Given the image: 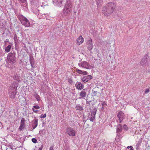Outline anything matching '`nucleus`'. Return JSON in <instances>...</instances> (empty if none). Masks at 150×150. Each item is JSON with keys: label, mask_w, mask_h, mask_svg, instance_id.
Here are the masks:
<instances>
[{"label": "nucleus", "mask_w": 150, "mask_h": 150, "mask_svg": "<svg viewBox=\"0 0 150 150\" xmlns=\"http://www.w3.org/2000/svg\"><path fill=\"white\" fill-rule=\"evenodd\" d=\"M72 6L70 2L67 3L63 9V13L66 16L69 15L72 10Z\"/></svg>", "instance_id": "3"}, {"label": "nucleus", "mask_w": 150, "mask_h": 150, "mask_svg": "<svg viewBox=\"0 0 150 150\" xmlns=\"http://www.w3.org/2000/svg\"><path fill=\"white\" fill-rule=\"evenodd\" d=\"M76 71L78 73L80 74L84 75H86L88 74V73L86 71L81 70L78 69H76Z\"/></svg>", "instance_id": "14"}, {"label": "nucleus", "mask_w": 150, "mask_h": 150, "mask_svg": "<svg viewBox=\"0 0 150 150\" xmlns=\"http://www.w3.org/2000/svg\"><path fill=\"white\" fill-rule=\"evenodd\" d=\"M86 89H84L81 91L80 93V98H84L86 95Z\"/></svg>", "instance_id": "13"}, {"label": "nucleus", "mask_w": 150, "mask_h": 150, "mask_svg": "<svg viewBox=\"0 0 150 150\" xmlns=\"http://www.w3.org/2000/svg\"><path fill=\"white\" fill-rule=\"evenodd\" d=\"M32 141L33 143H36L37 142V140L35 138H33L32 139Z\"/></svg>", "instance_id": "30"}, {"label": "nucleus", "mask_w": 150, "mask_h": 150, "mask_svg": "<svg viewBox=\"0 0 150 150\" xmlns=\"http://www.w3.org/2000/svg\"><path fill=\"white\" fill-rule=\"evenodd\" d=\"M116 6V4L113 3H108L103 7L102 13L106 16H109L113 13Z\"/></svg>", "instance_id": "1"}, {"label": "nucleus", "mask_w": 150, "mask_h": 150, "mask_svg": "<svg viewBox=\"0 0 150 150\" xmlns=\"http://www.w3.org/2000/svg\"><path fill=\"white\" fill-rule=\"evenodd\" d=\"M33 108H34V109H39L40 108V107L39 106L36 105L33 106Z\"/></svg>", "instance_id": "27"}, {"label": "nucleus", "mask_w": 150, "mask_h": 150, "mask_svg": "<svg viewBox=\"0 0 150 150\" xmlns=\"http://www.w3.org/2000/svg\"><path fill=\"white\" fill-rule=\"evenodd\" d=\"M84 38L81 35H80L76 40V44L77 45L81 44L84 41Z\"/></svg>", "instance_id": "11"}, {"label": "nucleus", "mask_w": 150, "mask_h": 150, "mask_svg": "<svg viewBox=\"0 0 150 150\" xmlns=\"http://www.w3.org/2000/svg\"><path fill=\"white\" fill-rule=\"evenodd\" d=\"M13 79L16 81H17L18 82H20V79L19 78V76H18L17 74H16L14 76H13Z\"/></svg>", "instance_id": "20"}, {"label": "nucleus", "mask_w": 150, "mask_h": 150, "mask_svg": "<svg viewBox=\"0 0 150 150\" xmlns=\"http://www.w3.org/2000/svg\"><path fill=\"white\" fill-rule=\"evenodd\" d=\"M81 64L82 67L87 69H90L92 67V66L86 62H83L81 63Z\"/></svg>", "instance_id": "9"}, {"label": "nucleus", "mask_w": 150, "mask_h": 150, "mask_svg": "<svg viewBox=\"0 0 150 150\" xmlns=\"http://www.w3.org/2000/svg\"><path fill=\"white\" fill-rule=\"evenodd\" d=\"M86 46L87 49L89 50H91L93 48V41L91 38L88 40L86 42Z\"/></svg>", "instance_id": "7"}, {"label": "nucleus", "mask_w": 150, "mask_h": 150, "mask_svg": "<svg viewBox=\"0 0 150 150\" xmlns=\"http://www.w3.org/2000/svg\"><path fill=\"white\" fill-rule=\"evenodd\" d=\"M122 126L120 124L117 125V127L116 132L117 133L121 132L122 131Z\"/></svg>", "instance_id": "17"}, {"label": "nucleus", "mask_w": 150, "mask_h": 150, "mask_svg": "<svg viewBox=\"0 0 150 150\" xmlns=\"http://www.w3.org/2000/svg\"><path fill=\"white\" fill-rule=\"evenodd\" d=\"M38 120L37 119H35V122L34 123L35 127L33 128V129H35L38 125Z\"/></svg>", "instance_id": "25"}, {"label": "nucleus", "mask_w": 150, "mask_h": 150, "mask_svg": "<svg viewBox=\"0 0 150 150\" xmlns=\"http://www.w3.org/2000/svg\"><path fill=\"white\" fill-rule=\"evenodd\" d=\"M18 17L23 25L25 27H29L30 26L29 21L25 17L22 15H19Z\"/></svg>", "instance_id": "4"}, {"label": "nucleus", "mask_w": 150, "mask_h": 150, "mask_svg": "<svg viewBox=\"0 0 150 150\" xmlns=\"http://www.w3.org/2000/svg\"><path fill=\"white\" fill-rule=\"evenodd\" d=\"M86 77L87 79H88V81L89 80L92 79V76L90 75H88Z\"/></svg>", "instance_id": "24"}, {"label": "nucleus", "mask_w": 150, "mask_h": 150, "mask_svg": "<svg viewBox=\"0 0 150 150\" xmlns=\"http://www.w3.org/2000/svg\"><path fill=\"white\" fill-rule=\"evenodd\" d=\"M93 95L94 96L97 95V94H98L99 95H100V93L98 92H97L96 91H93Z\"/></svg>", "instance_id": "26"}, {"label": "nucleus", "mask_w": 150, "mask_h": 150, "mask_svg": "<svg viewBox=\"0 0 150 150\" xmlns=\"http://www.w3.org/2000/svg\"><path fill=\"white\" fill-rule=\"evenodd\" d=\"M96 111H93L91 112V117L90 118V120L91 121H93V120L95 118V115L96 113Z\"/></svg>", "instance_id": "15"}, {"label": "nucleus", "mask_w": 150, "mask_h": 150, "mask_svg": "<svg viewBox=\"0 0 150 150\" xmlns=\"http://www.w3.org/2000/svg\"><path fill=\"white\" fill-rule=\"evenodd\" d=\"M11 46L10 45H9L8 46L6 47L5 48V51L7 52H9L11 48Z\"/></svg>", "instance_id": "21"}, {"label": "nucleus", "mask_w": 150, "mask_h": 150, "mask_svg": "<svg viewBox=\"0 0 150 150\" xmlns=\"http://www.w3.org/2000/svg\"><path fill=\"white\" fill-rule=\"evenodd\" d=\"M76 110H78L79 111H81L82 110H83V108L81 106H77L76 107Z\"/></svg>", "instance_id": "22"}, {"label": "nucleus", "mask_w": 150, "mask_h": 150, "mask_svg": "<svg viewBox=\"0 0 150 150\" xmlns=\"http://www.w3.org/2000/svg\"><path fill=\"white\" fill-rule=\"evenodd\" d=\"M42 148H40L39 149V150H42Z\"/></svg>", "instance_id": "36"}, {"label": "nucleus", "mask_w": 150, "mask_h": 150, "mask_svg": "<svg viewBox=\"0 0 150 150\" xmlns=\"http://www.w3.org/2000/svg\"><path fill=\"white\" fill-rule=\"evenodd\" d=\"M123 127L124 129L125 130H127L128 129V127H127V125H126L124 124L123 125Z\"/></svg>", "instance_id": "28"}, {"label": "nucleus", "mask_w": 150, "mask_h": 150, "mask_svg": "<svg viewBox=\"0 0 150 150\" xmlns=\"http://www.w3.org/2000/svg\"><path fill=\"white\" fill-rule=\"evenodd\" d=\"M117 116L119 120V122L121 123L125 118L124 113L122 111L119 112L117 114Z\"/></svg>", "instance_id": "8"}, {"label": "nucleus", "mask_w": 150, "mask_h": 150, "mask_svg": "<svg viewBox=\"0 0 150 150\" xmlns=\"http://www.w3.org/2000/svg\"><path fill=\"white\" fill-rule=\"evenodd\" d=\"M76 88L79 90H81L84 87L80 83H79L76 84Z\"/></svg>", "instance_id": "16"}, {"label": "nucleus", "mask_w": 150, "mask_h": 150, "mask_svg": "<svg viewBox=\"0 0 150 150\" xmlns=\"http://www.w3.org/2000/svg\"><path fill=\"white\" fill-rule=\"evenodd\" d=\"M49 150H53V147L51 146Z\"/></svg>", "instance_id": "34"}, {"label": "nucleus", "mask_w": 150, "mask_h": 150, "mask_svg": "<svg viewBox=\"0 0 150 150\" xmlns=\"http://www.w3.org/2000/svg\"><path fill=\"white\" fill-rule=\"evenodd\" d=\"M127 149L130 148L131 150H133V149H132L133 147L132 146H128L127 147Z\"/></svg>", "instance_id": "33"}, {"label": "nucleus", "mask_w": 150, "mask_h": 150, "mask_svg": "<svg viewBox=\"0 0 150 150\" xmlns=\"http://www.w3.org/2000/svg\"><path fill=\"white\" fill-rule=\"evenodd\" d=\"M66 133L69 136L73 137L76 135V131L73 128L69 127L67 128Z\"/></svg>", "instance_id": "6"}, {"label": "nucleus", "mask_w": 150, "mask_h": 150, "mask_svg": "<svg viewBox=\"0 0 150 150\" xmlns=\"http://www.w3.org/2000/svg\"><path fill=\"white\" fill-rule=\"evenodd\" d=\"M8 61L11 64H13L16 62L15 57L12 55L8 56L7 58Z\"/></svg>", "instance_id": "10"}, {"label": "nucleus", "mask_w": 150, "mask_h": 150, "mask_svg": "<svg viewBox=\"0 0 150 150\" xmlns=\"http://www.w3.org/2000/svg\"><path fill=\"white\" fill-rule=\"evenodd\" d=\"M32 109L33 111L35 113H36L38 112V110H35V109H34V108H32Z\"/></svg>", "instance_id": "32"}, {"label": "nucleus", "mask_w": 150, "mask_h": 150, "mask_svg": "<svg viewBox=\"0 0 150 150\" xmlns=\"http://www.w3.org/2000/svg\"><path fill=\"white\" fill-rule=\"evenodd\" d=\"M149 58V56L147 55H145L142 59L140 62L141 65L142 66H145L148 63V60Z\"/></svg>", "instance_id": "5"}, {"label": "nucleus", "mask_w": 150, "mask_h": 150, "mask_svg": "<svg viewBox=\"0 0 150 150\" xmlns=\"http://www.w3.org/2000/svg\"><path fill=\"white\" fill-rule=\"evenodd\" d=\"M18 86V83L14 81L13 82L11 85L8 89V94L9 97L11 99H14L16 94L17 89Z\"/></svg>", "instance_id": "2"}, {"label": "nucleus", "mask_w": 150, "mask_h": 150, "mask_svg": "<svg viewBox=\"0 0 150 150\" xmlns=\"http://www.w3.org/2000/svg\"><path fill=\"white\" fill-rule=\"evenodd\" d=\"M46 114L45 113V114H44L43 115H41L40 116V117L41 118H44L46 117Z\"/></svg>", "instance_id": "31"}, {"label": "nucleus", "mask_w": 150, "mask_h": 150, "mask_svg": "<svg viewBox=\"0 0 150 150\" xmlns=\"http://www.w3.org/2000/svg\"><path fill=\"white\" fill-rule=\"evenodd\" d=\"M25 119L24 118H22L21 120L20 125L19 127V129L20 131L22 130L25 127Z\"/></svg>", "instance_id": "12"}, {"label": "nucleus", "mask_w": 150, "mask_h": 150, "mask_svg": "<svg viewBox=\"0 0 150 150\" xmlns=\"http://www.w3.org/2000/svg\"><path fill=\"white\" fill-rule=\"evenodd\" d=\"M150 91V90L149 88H147L146 89L145 91V93L146 94L148 93Z\"/></svg>", "instance_id": "29"}, {"label": "nucleus", "mask_w": 150, "mask_h": 150, "mask_svg": "<svg viewBox=\"0 0 150 150\" xmlns=\"http://www.w3.org/2000/svg\"><path fill=\"white\" fill-rule=\"evenodd\" d=\"M82 81L85 83L87 82L88 81V79H87L86 76L83 77L82 79Z\"/></svg>", "instance_id": "23"}, {"label": "nucleus", "mask_w": 150, "mask_h": 150, "mask_svg": "<svg viewBox=\"0 0 150 150\" xmlns=\"http://www.w3.org/2000/svg\"><path fill=\"white\" fill-rule=\"evenodd\" d=\"M19 101L22 103V104L24 103L25 102V99L23 96H19Z\"/></svg>", "instance_id": "18"}, {"label": "nucleus", "mask_w": 150, "mask_h": 150, "mask_svg": "<svg viewBox=\"0 0 150 150\" xmlns=\"http://www.w3.org/2000/svg\"><path fill=\"white\" fill-rule=\"evenodd\" d=\"M97 7H100L102 4V0H95Z\"/></svg>", "instance_id": "19"}, {"label": "nucleus", "mask_w": 150, "mask_h": 150, "mask_svg": "<svg viewBox=\"0 0 150 150\" xmlns=\"http://www.w3.org/2000/svg\"><path fill=\"white\" fill-rule=\"evenodd\" d=\"M148 22H149V23H150V17L149 18V21Z\"/></svg>", "instance_id": "35"}]
</instances>
